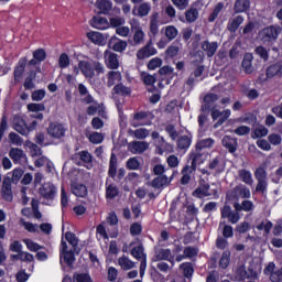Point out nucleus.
I'll return each instance as SVG.
<instances>
[{
  "instance_id": "5701e85b",
  "label": "nucleus",
  "mask_w": 282,
  "mask_h": 282,
  "mask_svg": "<svg viewBox=\"0 0 282 282\" xmlns=\"http://www.w3.org/2000/svg\"><path fill=\"white\" fill-rule=\"evenodd\" d=\"M76 249H70L64 253H61V261L66 263L67 268H74V263H76Z\"/></svg>"
},
{
  "instance_id": "4be33fe9",
  "label": "nucleus",
  "mask_w": 282,
  "mask_h": 282,
  "mask_svg": "<svg viewBox=\"0 0 282 282\" xmlns=\"http://www.w3.org/2000/svg\"><path fill=\"white\" fill-rule=\"evenodd\" d=\"M281 78L282 76V62H276L267 68V78Z\"/></svg>"
},
{
  "instance_id": "0eeeda50",
  "label": "nucleus",
  "mask_w": 282,
  "mask_h": 282,
  "mask_svg": "<svg viewBox=\"0 0 282 282\" xmlns=\"http://www.w3.org/2000/svg\"><path fill=\"white\" fill-rule=\"evenodd\" d=\"M281 26L270 25L262 30V41L263 43H274L281 34Z\"/></svg>"
},
{
  "instance_id": "6e6d98bb",
  "label": "nucleus",
  "mask_w": 282,
  "mask_h": 282,
  "mask_svg": "<svg viewBox=\"0 0 282 282\" xmlns=\"http://www.w3.org/2000/svg\"><path fill=\"white\" fill-rule=\"evenodd\" d=\"M213 144H215V140L204 139L196 143L195 149H197V151H202L203 149H210V147H213Z\"/></svg>"
},
{
  "instance_id": "680f3d73",
  "label": "nucleus",
  "mask_w": 282,
  "mask_h": 282,
  "mask_svg": "<svg viewBox=\"0 0 282 282\" xmlns=\"http://www.w3.org/2000/svg\"><path fill=\"white\" fill-rule=\"evenodd\" d=\"M58 67H61V69H67V67H69V55H67V53L59 55Z\"/></svg>"
},
{
  "instance_id": "20e7f679",
  "label": "nucleus",
  "mask_w": 282,
  "mask_h": 282,
  "mask_svg": "<svg viewBox=\"0 0 282 282\" xmlns=\"http://www.w3.org/2000/svg\"><path fill=\"white\" fill-rule=\"evenodd\" d=\"M153 113L150 111H139L133 115L131 120L132 127H151Z\"/></svg>"
},
{
  "instance_id": "f3484780",
  "label": "nucleus",
  "mask_w": 282,
  "mask_h": 282,
  "mask_svg": "<svg viewBox=\"0 0 282 282\" xmlns=\"http://www.w3.org/2000/svg\"><path fill=\"white\" fill-rule=\"evenodd\" d=\"M99 14H109L113 8V2L111 0H96L95 3Z\"/></svg>"
},
{
  "instance_id": "58836bf2",
  "label": "nucleus",
  "mask_w": 282,
  "mask_h": 282,
  "mask_svg": "<svg viewBox=\"0 0 282 282\" xmlns=\"http://www.w3.org/2000/svg\"><path fill=\"white\" fill-rule=\"evenodd\" d=\"M180 270H183L185 279H191L195 274V268L192 262H183L180 264Z\"/></svg>"
},
{
  "instance_id": "6ab92c4d",
  "label": "nucleus",
  "mask_w": 282,
  "mask_h": 282,
  "mask_svg": "<svg viewBox=\"0 0 282 282\" xmlns=\"http://www.w3.org/2000/svg\"><path fill=\"white\" fill-rule=\"evenodd\" d=\"M155 258L154 261H169L172 265H175V256L171 254V249H161Z\"/></svg>"
},
{
  "instance_id": "bf43d9fd",
  "label": "nucleus",
  "mask_w": 282,
  "mask_h": 282,
  "mask_svg": "<svg viewBox=\"0 0 282 282\" xmlns=\"http://www.w3.org/2000/svg\"><path fill=\"white\" fill-rule=\"evenodd\" d=\"M24 243L31 252H39V250H43V246L39 245V242H34L33 240H24Z\"/></svg>"
},
{
  "instance_id": "f257e3e1",
  "label": "nucleus",
  "mask_w": 282,
  "mask_h": 282,
  "mask_svg": "<svg viewBox=\"0 0 282 282\" xmlns=\"http://www.w3.org/2000/svg\"><path fill=\"white\" fill-rule=\"evenodd\" d=\"M189 160H191V165L186 164L182 170H181V180L180 183L182 186H186V184H191V175H195V171H197V166L200 164H204L205 158L204 153H202V150H197L195 148V151H192L189 153Z\"/></svg>"
},
{
  "instance_id": "864d4df0",
  "label": "nucleus",
  "mask_w": 282,
  "mask_h": 282,
  "mask_svg": "<svg viewBox=\"0 0 282 282\" xmlns=\"http://www.w3.org/2000/svg\"><path fill=\"white\" fill-rule=\"evenodd\" d=\"M88 140L91 144H102L105 135L100 132H93L89 134Z\"/></svg>"
},
{
  "instance_id": "79ce46f5",
  "label": "nucleus",
  "mask_w": 282,
  "mask_h": 282,
  "mask_svg": "<svg viewBox=\"0 0 282 282\" xmlns=\"http://www.w3.org/2000/svg\"><path fill=\"white\" fill-rule=\"evenodd\" d=\"M132 30H134L133 43L134 45H140L144 41V31L140 26H132Z\"/></svg>"
},
{
  "instance_id": "a18cd8bd",
  "label": "nucleus",
  "mask_w": 282,
  "mask_h": 282,
  "mask_svg": "<svg viewBox=\"0 0 282 282\" xmlns=\"http://www.w3.org/2000/svg\"><path fill=\"white\" fill-rule=\"evenodd\" d=\"M218 265L221 270L228 269L230 265V251L226 250L223 252Z\"/></svg>"
},
{
  "instance_id": "bb28decb",
  "label": "nucleus",
  "mask_w": 282,
  "mask_h": 282,
  "mask_svg": "<svg viewBox=\"0 0 282 282\" xmlns=\"http://www.w3.org/2000/svg\"><path fill=\"white\" fill-rule=\"evenodd\" d=\"M122 80V73L118 70H110L107 73V87H113L116 83H120Z\"/></svg>"
},
{
  "instance_id": "f03ea898",
  "label": "nucleus",
  "mask_w": 282,
  "mask_h": 282,
  "mask_svg": "<svg viewBox=\"0 0 282 282\" xmlns=\"http://www.w3.org/2000/svg\"><path fill=\"white\" fill-rule=\"evenodd\" d=\"M78 68L80 69L85 78H94V76H100L105 72V65L98 61L87 62L79 61Z\"/></svg>"
},
{
  "instance_id": "4c0bfd02",
  "label": "nucleus",
  "mask_w": 282,
  "mask_h": 282,
  "mask_svg": "<svg viewBox=\"0 0 282 282\" xmlns=\"http://www.w3.org/2000/svg\"><path fill=\"white\" fill-rule=\"evenodd\" d=\"M199 19V11L195 7H191L185 11V20L187 23H195Z\"/></svg>"
},
{
  "instance_id": "b1692460",
  "label": "nucleus",
  "mask_w": 282,
  "mask_h": 282,
  "mask_svg": "<svg viewBox=\"0 0 282 282\" xmlns=\"http://www.w3.org/2000/svg\"><path fill=\"white\" fill-rule=\"evenodd\" d=\"M70 188H72V193H73V195H75V197H85L89 193L87 189V185H85L83 183H73L70 185Z\"/></svg>"
},
{
  "instance_id": "ddd939ff",
  "label": "nucleus",
  "mask_w": 282,
  "mask_h": 282,
  "mask_svg": "<svg viewBox=\"0 0 282 282\" xmlns=\"http://www.w3.org/2000/svg\"><path fill=\"white\" fill-rule=\"evenodd\" d=\"M105 64L108 67V69H118V67H120V61L118 59V54L106 51Z\"/></svg>"
},
{
  "instance_id": "f704fd0d",
  "label": "nucleus",
  "mask_w": 282,
  "mask_h": 282,
  "mask_svg": "<svg viewBox=\"0 0 282 282\" xmlns=\"http://www.w3.org/2000/svg\"><path fill=\"white\" fill-rule=\"evenodd\" d=\"M113 94H116L117 96H131V88L124 86V84L119 83L117 85H115V87L112 88Z\"/></svg>"
},
{
  "instance_id": "0e129e2a",
  "label": "nucleus",
  "mask_w": 282,
  "mask_h": 282,
  "mask_svg": "<svg viewBox=\"0 0 282 282\" xmlns=\"http://www.w3.org/2000/svg\"><path fill=\"white\" fill-rule=\"evenodd\" d=\"M268 142L270 145L272 144L273 147H279L282 142V137L279 133H271L268 135Z\"/></svg>"
},
{
  "instance_id": "7c9ffc66",
  "label": "nucleus",
  "mask_w": 282,
  "mask_h": 282,
  "mask_svg": "<svg viewBox=\"0 0 282 282\" xmlns=\"http://www.w3.org/2000/svg\"><path fill=\"white\" fill-rule=\"evenodd\" d=\"M151 137H152V140H155V147H156L160 155H163L164 149H162V147H164V144H166L164 137L160 135V132H158V131H153Z\"/></svg>"
},
{
  "instance_id": "8fccbe9b",
  "label": "nucleus",
  "mask_w": 282,
  "mask_h": 282,
  "mask_svg": "<svg viewBox=\"0 0 282 282\" xmlns=\"http://www.w3.org/2000/svg\"><path fill=\"white\" fill-rule=\"evenodd\" d=\"M223 10H224V2H218L215 6L213 12L208 17L209 23H214V21L217 20V17H219V12H221Z\"/></svg>"
},
{
  "instance_id": "c03bdc74",
  "label": "nucleus",
  "mask_w": 282,
  "mask_h": 282,
  "mask_svg": "<svg viewBox=\"0 0 282 282\" xmlns=\"http://www.w3.org/2000/svg\"><path fill=\"white\" fill-rule=\"evenodd\" d=\"M112 42H113V45H112L113 52L122 53L124 52V50H127V45H128L127 41L115 37L112 39Z\"/></svg>"
},
{
  "instance_id": "c9c22d12",
  "label": "nucleus",
  "mask_w": 282,
  "mask_h": 282,
  "mask_svg": "<svg viewBox=\"0 0 282 282\" xmlns=\"http://www.w3.org/2000/svg\"><path fill=\"white\" fill-rule=\"evenodd\" d=\"M130 147L133 153H144L149 149V143L147 141H133Z\"/></svg>"
},
{
  "instance_id": "9d476101",
  "label": "nucleus",
  "mask_w": 282,
  "mask_h": 282,
  "mask_svg": "<svg viewBox=\"0 0 282 282\" xmlns=\"http://www.w3.org/2000/svg\"><path fill=\"white\" fill-rule=\"evenodd\" d=\"M28 67V56H23L19 59L13 70L14 83H21V78L25 74V68Z\"/></svg>"
},
{
  "instance_id": "774afa93",
  "label": "nucleus",
  "mask_w": 282,
  "mask_h": 282,
  "mask_svg": "<svg viewBox=\"0 0 282 282\" xmlns=\"http://www.w3.org/2000/svg\"><path fill=\"white\" fill-rule=\"evenodd\" d=\"M31 98L34 102H41L45 98V89L34 90L31 95Z\"/></svg>"
},
{
  "instance_id": "39448f33",
  "label": "nucleus",
  "mask_w": 282,
  "mask_h": 282,
  "mask_svg": "<svg viewBox=\"0 0 282 282\" xmlns=\"http://www.w3.org/2000/svg\"><path fill=\"white\" fill-rule=\"evenodd\" d=\"M254 177L258 182L256 186L257 193H265L268 191V172L265 167L260 166L254 171Z\"/></svg>"
},
{
  "instance_id": "393cba45",
  "label": "nucleus",
  "mask_w": 282,
  "mask_h": 282,
  "mask_svg": "<svg viewBox=\"0 0 282 282\" xmlns=\"http://www.w3.org/2000/svg\"><path fill=\"white\" fill-rule=\"evenodd\" d=\"M223 147L229 151V153H236L237 152V139L231 138L230 135H225L221 140Z\"/></svg>"
},
{
  "instance_id": "7ed1b4c3",
  "label": "nucleus",
  "mask_w": 282,
  "mask_h": 282,
  "mask_svg": "<svg viewBox=\"0 0 282 282\" xmlns=\"http://www.w3.org/2000/svg\"><path fill=\"white\" fill-rule=\"evenodd\" d=\"M28 67H30L29 72L26 73V77L23 83V87L26 90L35 89L36 85L34 80H36L37 70L32 68L36 67V65H41V62L33 57L31 61L26 62Z\"/></svg>"
},
{
  "instance_id": "a211bd4d",
  "label": "nucleus",
  "mask_w": 282,
  "mask_h": 282,
  "mask_svg": "<svg viewBox=\"0 0 282 282\" xmlns=\"http://www.w3.org/2000/svg\"><path fill=\"white\" fill-rule=\"evenodd\" d=\"M90 25L96 30H107V28H109V21L107 20V18L95 15L90 20Z\"/></svg>"
},
{
  "instance_id": "2eb2a0df",
  "label": "nucleus",
  "mask_w": 282,
  "mask_h": 282,
  "mask_svg": "<svg viewBox=\"0 0 282 282\" xmlns=\"http://www.w3.org/2000/svg\"><path fill=\"white\" fill-rule=\"evenodd\" d=\"M210 184L206 183L205 180L199 181V186L193 192L194 197L202 199V197H208L210 195Z\"/></svg>"
},
{
  "instance_id": "de8ad7c7",
  "label": "nucleus",
  "mask_w": 282,
  "mask_h": 282,
  "mask_svg": "<svg viewBox=\"0 0 282 282\" xmlns=\"http://www.w3.org/2000/svg\"><path fill=\"white\" fill-rule=\"evenodd\" d=\"M120 191L113 184H110L106 187V199H116L118 197Z\"/></svg>"
},
{
  "instance_id": "2f4dec72",
  "label": "nucleus",
  "mask_w": 282,
  "mask_h": 282,
  "mask_svg": "<svg viewBox=\"0 0 282 282\" xmlns=\"http://www.w3.org/2000/svg\"><path fill=\"white\" fill-rule=\"evenodd\" d=\"M252 54L247 53L243 56L242 63H241V67L243 68L245 74H252V72L254 70L252 68Z\"/></svg>"
},
{
  "instance_id": "423d86ee",
  "label": "nucleus",
  "mask_w": 282,
  "mask_h": 282,
  "mask_svg": "<svg viewBox=\"0 0 282 282\" xmlns=\"http://www.w3.org/2000/svg\"><path fill=\"white\" fill-rule=\"evenodd\" d=\"M126 173L127 171L123 167L118 170V156H116V153H111L108 170L109 177L116 180L117 175L118 180H124Z\"/></svg>"
},
{
  "instance_id": "f8f14e48",
  "label": "nucleus",
  "mask_w": 282,
  "mask_h": 282,
  "mask_svg": "<svg viewBox=\"0 0 282 282\" xmlns=\"http://www.w3.org/2000/svg\"><path fill=\"white\" fill-rule=\"evenodd\" d=\"M39 193L41 197L52 202L56 197V186H54L53 184L43 185L42 187H40Z\"/></svg>"
},
{
  "instance_id": "a878e982",
  "label": "nucleus",
  "mask_w": 282,
  "mask_h": 282,
  "mask_svg": "<svg viewBox=\"0 0 282 282\" xmlns=\"http://www.w3.org/2000/svg\"><path fill=\"white\" fill-rule=\"evenodd\" d=\"M171 180H173V176L171 178L166 175L156 176L152 180L151 186L152 188H162L164 186H169V184H171Z\"/></svg>"
},
{
  "instance_id": "c85d7f7f",
  "label": "nucleus",
  "mask_w": 282,
  "mask_h": 282,
  "mask_svg": "<svg viewBox=\"0 0 282 282\" xmlns=\"http://www.w3.org/2000/svg\"><path fill=\"white\" fill-rule=\"evenodd\" d=\"M234 208L237 213H241L242 210L245 213H250V210H254V203H252V200H242L241 204L235 203Z\"/></svg>"
},
{
  "instance_id": "052dcab7",
  "label": "nucleus",
  "mask_w": 282,
  "mask_h": 282,
  "mask_svg": "<svg viewBox=\"0 0 282 282\" xmlns=\"http://www.w3.org/2000/svg\"><path fill=\"white\" fill-rule=\"evenodd\" d=\"M33 58H35V61L43 63V61H45V58H47V53L45 52V48H36L33 52Z\"/></svg>"
},
{
  "instance_id": "412c9836",
  "label": "nucleus",
  "mask_w": 282,
  "mask_h": 282,
  "mask_svg": "<svg viewBox=\"0 0 282 282\" xmlns=\"http://www.w3.org/2000/svg\"><path fill=\"white\" fill-rule=\"evenodd\" d=\"M158 17H160L158 12L153 13L151 17L149 32L150 39H155L156 34H160V24L158 21Z\"/></svg>"
},
{
  "instance_id": "37998d69",
  "label": "nucleus",
  "mask_w": 282,
  "mask_h": 282,
  "mask_svg": "<svg viewBox=\"0 0 282 282\" xmlns=\"http://www.w3.org/2000/svg\"><path fill=\"white\" fill-rule=\"evenodd\" d=\"M118 263H119L120 268L123 270H133V268H135V262L131 261V259H129L124 256L119 258Z\"/></svg>"
},
{
  "instance_id": "a19ab883",
  "label": "nucleus",
  "mask_w": 282,
  "mask_h": 282,
  "mask_svg": "<svg viewBox=\"0 0 282 282\" xmlns=\"http://www.w3.org/2000/svg\"><path fill=\"white\" fill-rule=\"evenodd\" d=\"M130 254L137 259V261H142V259H144V257H147V253H144V247L139 245L137 247H133L131 249Z\"/></svg>"
},
{
  "instance_id": "49530a36",
  "label": "nucleus",
  "mask_w": 282,
  "mask_h": 282,
  "mask_svg": "<svg viewBox=\"0 0 282 282\" xmlns=\"http://www.w3.org/2000/svg\"><path fill=\"white\" fill-rule=\"evenodd\" d=\"M238 175L241 182H243L245 184H252V173L250 171L243 169L239 170Z\"/></svg>"
},
{
  "instance_id": "69168bd1",
  "label": "nucleus",
  "mask_w": 282,
  "mask_h": 282,
  "mask_svg": "<svg viewBox=\"0 0 282 282\" xmlns=\"http://www.w3.org/2000/svg\"><path fill=\"white\" fill-rule=\"evenodd\" d=\"M240 122H246V124H257V116L252 112H247L243 118L240 119Z\"/></svg>"
},
{
  "instance_id": "1a4fd4ad",
  "label": "nucleus",
  "mask_w": 282,
  "mask_h": 282,
  "mask_svg": "<svg viewBox=\"0 0 282 282\" xmlns=\"http://www.w3.org/2000/svg\"><path fill=\"white\" fill-rule=\"evenodd\" d=\"M231 111L230 109H226L223 112L217 109H212V120L215 122V120L218 119V121L214 124V129H219L228 118H230Z\"/></svg>"
},
{
  "instance_id": "4468645a",
  "label": "nucleus",
  "mask_w": 282,
  "mask_h": 282,
  "mask_svg": "<svg viewBox=\"0 0 282 282\" xmlns=\"http://www.w3.org/2000/svg\"><path fill=\"white\" fill-rule=\"evenodd\" d=\"M200 47L208 58H213L217 53V50H219V43L206 40L202 43Z\"/></svg>"
},
{
  "instance_id": "13d9d810",
  "label": "nucleus",
  "mask_w": 282,
  "mask_h": 282,
  "mask_svg": "<svg viewBox=\"0 0 282 282\" xmlns=\"http://www.w3.org/2000/svg\"><path fill=\"white\" fill-rule=\"evenodd\" d=\"M79 160L84 162V164H91L94 162V156H91V153L89 151L83 150L78 152Z\"/></svg>"
},
{
  "instance_id": "aec40b11",
  "label": "nucleus",
  "mask_w": 282,
  "mask_h": 282,
  "mask_svg": "<svg viewBox=\"0 0 282 282\" xmlns=\"http://www.w3.org/2000/svg\"><path fill=\"white\" fill-rule=\"evenodd\" d=\"M155 54H158V50L147 45L138 51L137 58H139V61H144V58H150V56H155Z\"/></svg>"
},
{
  "instance_id": "603ef678",
  "label": "nucleus",
  "mask_w": 282,
  "mask_h": 282,
  "mask_svg": "<svg viewBox=\"0 0 282 282\" xmlns=\"http://www.w3.org/2000/svg\"><path fill=\"white\" fill-rule=\"evenodd\" d=\"M177 34H180V31H177V28L173 25H169L165 28V36L167 41H174V39H177Z\"/></svg>"
},
{
  "instance_id": "e433bc0d",
  "label": "nucleus",
  "mask_w": 282,
  "mask_h": 282,
  "mask_svg": "<svg viewBox=\"0 0 282 282\" xmlns=\"http://www.w3.org/2000/svg\"><path fill=\"white\" fill-rule=\"evenodd\" d=\"M243 23V17L242 15H237L232 20L228 22L227 30L230 32L235 33L237 30H239L240 25Z\"/></svg>"
},
{
  "instance_id": "e2e57ef3",
  "label": "nucleus",
  "mask_w": 282,
  "mask_h": 282,
  "mask_svg": "<svg viewBox=\"0 0 282 282\" xmlns=\"http://www.w3.org/2000/svg\"><path fill=\"white\" fill-rule=\"evenodd\" d=\"M149 12H151V4L148 2H143L138 8L139 17H149Z\"/></svg>"
},
{
  "instance_id": "3c124183",
  "label": "nucleus",
  "mask_w": 282,
  "mask_h": 282,
  "mask_svg": "<svg viewBox=\"0 0 282 282\" xmlns=\"http://www.w3.org/2000/svg\"><path fill=\"white\" fill-rule=\"evenodd\" d=\"M265 135H268V128L264 126L256 128L251 133L253 140H257V138H265Z\"/></svg>"
},
{
  "instance_id": "5fc2aeb1",
  "label": "nucleus",
  "mask_w": 282,
  "mask_h": 282,
  "mask_svg": "<svg viewBox=\"0 0 282 282\" xmlns=\"http://www.w3.org/2000/svg\"><path fill=\"white\" fill-rule=\"evenodd\" d=\"M183 254H185V259H193L199 254V249L188 246L184 248Z\"/></svg>"
},
{
  "instance_id": "cd10ccee",
  "label": "nucleus",
  "mask_w": 282,
  "mask_h": 282,
  "mask_svg": "<svg viewBox=\"0 0 282 282\" xmlns=\"http://www.w3.org/2000/svg\"><path fill=\"white\" fill-rule=\"evenodd\" d=\"M250 10V0H236L234 4L235 14H241Z\"/></svg>"
},
{
  "instance_id": "c756f323",
  "label": "nucleus",
  "mask_w": 282,
  "mask_h": 282,
  "mask_svg": "<svg viewBox=\"0 0 282 282\" xmlns=\"http://www.w3.org/2000/svg\"><path fill=\"white\" fill-rule=\"evenodd\" d=\"M176 144H177V149H180L181 151H186V149H189L191 144H193V138L186 134L181 135L177 139Z\"/></svg>"
},
{
  "instance_id": "72a5a7b5",
  "label": "nucleus",
  "mask_w": 282,
  "mask_h": 282,
  "mask_svg": "<svg viewBox=\"0 0 282 282\" xmlns=\"http://www.w3.org/2000/svg\"><path fill=\"white\" fill-rule=\"evenodd\" d=\"M87 39L95 45H102L105 43V36L100 32L90 31L87 33Z\"/></svg>"
},
{
  "instance_id": "ea45409f",
  "label": "nucleus",
  "mask_w": 282,
  "mask_h": 282,
  "mask_svg": "<svg viewBox=\"0 0 282 282\" xmlns=\"http://www.w3.org/2000/svg\"><path fill=\"white\" fill-rule=\"evenodd\" d=\"M9 158H11L13 164H19V162H21V159L23 158V150L19 148H12L9 151Z\"/></svg>"
},
{
  "instance_id": "473e14b6",
  "label": "nucleus",
  "mask_w": 282,
  "mask_h": 282,
  "mask_svg": "<svg viewBox=\"0 0 282 282\" xmlns=\"http://www.w3.org/2000/svg\"><path fill=\"white\" fill-rule=\"evenodd\" d=\"M126 169L128 171H142V163H140L138 156H132L126 162Z\"/></svg>"
},
{
  "instance_id": "4d7b16f0",
  "label": "nucleus",
  "mask_w": 282,
  "mask_h": 282,
  "mask_svg": "<svg viewBox=\"0 0 282 282\" xmlns=\"http://www.w3.org/2000/svg\"><path fill=\"white\" fill-rule=\"evenodd\" d=\"M130 235L131 237H140V235H142V224L132 223L130 225Z\"/></svg>"
},
{
  "instance_id": "338daca9",
  "label": "nucleus",
  "mask_w": 282,
  "mask_h": 282,
  "mask_svg": "<svg viewBox=\"0 0 282 282\" xmlns=\"http://www.w3.org/2000/svg\"><path fill=\"white\" fill-rule=\"evenodd\" d=\"M180 54V46L171 45L166 48L165 55L167 58H175Z\"/></svg>"
},
{
  "instance_id": "09e8293b",
  "label": "nucleus",
  "mask_w": 282,
  "mask_h": 282,
  "mask_svg": "<svg viewBox=\"0 0 282 282\" xmlns=\"http://www.w3.org/2000/svg\"><path fill=\"white\" fill-rule=\"evenodd\" d=\"M65 239L66 241L69 243V246L73 247L74 250H76V248H78V237H76V234L72 232V231H67L65 234Z\"/></svg>"
},
{
  "instance_id": "6e6552de",
  "label": "nucleus",
  "mask_w": 282,
  "mask_h": 282,
  "mask_svg": "<svg viewBox=\"0 0 282 282\" xmlns=\"http://www.w3.org/2000/svg\"><path fill=\"white\" fill-rule=\"evenodd\" d=\"M67 129H65V126L63 123L58 122H51L47 128V133L51 138H54L55 140H61V138H65Z\"/></svg>"
},
{
  "instance_id": "dca6fc26",
  "label": "nucleus",
  "mask_w": 282,
  "mask_h": 282,
  "mask_svg": "<svg viewBox=\"0 0 282 282\" xmlns=\"http://www.w3.org/2000/svg\"><path fill=\"white\" fill-rule=\"evenodd\" d=\"M1 197L4 199V202H12V199H14V194L12 193V183L10 181H3Z\"/></svg>"
},
{
  "instance_id": "9b49d317",
  "label": "nucleus",
  "mask_w": 282,
  "mask_h": 282,
  "mask_svg": "<svg viewBox=\"0 0 282 282\" xmlns=\"http://www.w3.org/2000/svg\"><path fill=\"white\" fill-rule=\"evenodd\" d=\"M12 124L14 131L20 133V135H28V122H25V119H23L21 115H15L13 117Z\"/></svg>"
}]
</instances>
